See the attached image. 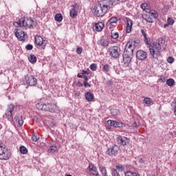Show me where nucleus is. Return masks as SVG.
<instances>
[{"label":"nucleus","instance_id":"nucleus-28","mask_svg":"<svg viewBox=\"0 0 176 176\" xmlns=\"http://www.w3.org/2000/svg\"><path fill=\"white\" fill-rule=\"evenodd\" d=\"M54 19L58 23H61L63 21V15L60 13H58L55 15Z\"/></svg>","mask_w":176,"mask_h":176},{"label":"nucleus","instance_id":"nucleus-21","mask_svg":"<svg viewBox=\"0 0 176 176\" xmlns=\"http://www.w3.org/2000/svg\"><path fill=\"white\" fill-rule=\"evenodd\" d=\"M99 45L102 46L103 47H107L109 45V42L106 39H100L99 41Z\"/></svg>","mask_w":176,"mask_h":176},{"label":"nucleus","instance_id":"nucleus-17","mask_svg":"<svg viewBox=\"0 0 176 176\" xmlns=\"http://www.w3.org/2000/svg\"><path fill=\"white\" fill-rule=\"evenodd\" d=\"M118 151L119 148L117 146H113L107 150V155H118Z\"/></svg>","mask_w":176,"mask_h":176},{"label":"nucleus","instance_id":"nucleus-36","mask_svg":"<svg viewBox=\"0 0 176 176\" xmlns=\"http://www.w3.org/2000/svg\"><path fill=\"white\" fill-rule=\"evenodd\" d=\"M125 176H140V175L135 172L127 171L125 173Z\"/></svg>","mask_w":176,"mask_h":176},{"label":"nucleus","instance_id":"nucleus-22","mask_svg":"<svg viewBox=\"0 0 176 176\" xmlns=\"http://www.w3.org/2000/svg\"><path fill=\"white\" fill-rule=\"evenodd\" d=\"M69 16L72 19H76L78 17V11L74 9H72L69 12Z\"/></svg>","mask_w":176,"mask_h":176},{"label":"nucleus","instance_id":"nucleus-41","mask_svg":"<svg viewBox=\"0 0 176 176\" xmlns=\"http://www.w3.org/2000/svg\"><path fill=\"white\" fill-rule=\"evenodd\" d=\"M116 170L119 172V173H122V171H124V166H123V165H117L116 166Z\"/></svg>","mask_w":176,"mask_h":176},{"label":"nucleus","instance_id":"nucleus-8","mask_svg":"<svg viewBox=\"0 0 176 176\" xmlns=\"http://www.w3.org/2000/svg\"><path fill=\"white\" fill-rule=\"evenodd\" d=\"M117 142L119 145H122V146H126L128 144H130V139L126 136H122L120 135L117 137Z\"/></svg>","mask_w":176,"mask_h":176},{"label":"nucleus","instance_id":"nucleus-37","mask_svg":"<svg viewBox=\"0 0 176 176\" xmlns=\"http://www.w3.org/2000/svg\"><path fill=\"white\" fill-rule=\"evenodd\" d=\"M107 124L111 127H116V120H109L107 121Z\"/></svg>","mask_w":176,"mask_h":176},{"label":"nucleus","instance_id":"nucleus-62","mask_svg":"<svg viewBox=\"0 0 176 176\" xmlns=\"http://www.w3.org/2000/svg\"><path fill=\"white\" fill-rule=\"evenodd\" d=\"M140 7H141V9H142L143 10H145V9H146V7H145V4H142Z\"/></svg>","mask_w":176,"mask_h":176},{"label":"nucleus","instance_id":"nucleus-43","mask_svg":"<svg viewBox=\"0 0 176 176\" xmlns=\"http://www.w3.org/2000/svg\"><path fill=\"white\" fill-rule=\"evenodd\" d=\"M140 42H141V41H140V39L138 38H135V40H133V45L134 47H137V46L140 45Z\"/></svg>","mask_w":176,"mask_h":176},{"label":"nucleus","instance_id":"nucleus-54","mask_svg":"<svg viewBox=\"0 0 176 176\" xmlns=\"http://www.w3.org/2000/svg\"><path fill=\"white\" fill-rule=\"evenodd\" d=\"M83 86L85 87H91V85H90L87 81H83Z\"/></svg>","mask_w":176,"mask_h":176},{"label":"nucleus","instance_id":"nucleus-12","mask_svg":"<svg viewBox=\"0 0 176 176\" xmlns=\"http://www.w3.org/2000/svg\"><path fill=\"white\" fill-rule=\"evenodd\" d=\"M133 40L129 41L124 47V52L134 54V49H135V47L133 46Z\"/></svg>","mask_w":176,"mask_h":176},{"label":"nucleus","instance_id":"nucleus-64","mask_svg":"<svg viewBox=\"0 0 176 176\" xmlns=\"http://www.w3.org/2000/svg\"><path fill=\"white\" fill-rule=\"evenodd\" d=\"M87 75H90V70L87 71Z\"/></svg>","mask_w":176,"mask_h":176},{"label":"nucleus","instance_id":"nucleus-6","mask_svg":"<svg viewBox=\"0 0 176 176\" xmlns=\"http://www.w3.org/2000/svg\"><path fill=\"white\" fill-rule=\"evenodd\" d=\"M34 43L36 46L41 47V49H45L47 41L44 40L41 36H36L34 37Z\"/></svg>","mask_w":176,"mask_h":176},{"label":"nucleus","instance_id":"nucleus-57","mask_svg":"<svg viewBox=\"0 0 176 176\" xmlns=\"http://www.w3.org/2000/svg\"><path fill=\"white\" fill-rule=\"evenodd\" d=\"M76 86H78V87H83V83H82L80 81H78L76 83Z\"/></svg>","mask_w":176,"mask_h":176},{"label":"nucleus","instance_id":"nucleus-46","mask_svg":"<svg viewBox=\"0 0 176 176\" xmlns=\"http://www.w3.org/2000/svg\"><path fill=\"white\" fill-rule=\"evenodd\" d=\"M90 69H91V71H97V64L96 63H92L89 66Z\"/></svg>","mask_w":176,"mask_h":176},{"label":"nucleus","instance_id":"nucleus-19","mask_svg":"<svg viewBox=\"0 0 176 176\" xmlns=\"http://www.w3.org/2000/svg\"><path fill=\"white\" fill-rule=\"evenodd\" d=\"M85 98L88 101V102H90L94 100V94L91 92H87L85 94Z\"/></svg>","mask_w":176,"mask_h":176},{"label":"nucleus","instance_id":"nucleus-9","mask_svg":"<svg viewBox=\"0 0 176 176\" xmlns=\"http://www.w3.org/2000/svg\"><path fill=\"white\" fill-rule=\"evenodd\" d=\"M136 58L140 61H144V60L148 58V52L142 50H138L136 52Z\"/></svg>","mask_w":176,"mask_h":176},{"label":"nucleus","instance_id":"nucleus-60","mask_svg":"<svg viewBox=\"0 0 176 176\" xmlns=\"http://www.w3.org/2000/svg\"><path fill=\"white\" fill-rule=\"evenodd\" d=\"M107 85H108L109 86H112V85H113V81H112V80H109L107 81Z\"/></svg>","mask_w":176,"mask_h":176},{"label":"nucleus","instance_id":"nucleus-11","mask_svg":"<svg viewBox=\"0 0 176 176\" xmlns=\"http://www.w3.org/2000/svg\"><path fill=\"white\" fill-rule=\"evenodd\" d=\"M109 54L111 57L113 58H118L119 57V47L112 46L109 49Z\"/></svg>","mask_w":176,"mask_h":176},{"label":"nucleus","instance_id":"nucleus-5","mask_svg":"<svg viewBox=\"0 0 176 176\" xmlns=\"http://www.w3.org/2000/svg\"><path fill=\"white\" fill-rule=\"evenodd\" d=\"M133 57H134V54L131 52H126L124 51L122 54V65L125 68L130 67V64H131V60H133Z\"/></svg>","mask_w":176,"mask_h":176},{"label":"nucleus","instance_id":"nucleus-59","mask_svg":"<svg viewBox=\"0 0 176 176\" xmlns=\"http://www.w3.org/2000/svg\"><path fill=\"white\" fill-rule=\"evenodd\" d=\"M132 127L133 129H138V125H137V122H134L133 124H132Z\"/></svg>","mask_w":176,"mask_h":176},{"label":"nucleus","instance_id":"nucleus-14","mask_svg":"<svg viewBox=\"0 0 176 176\" xmlns=\"http://www.w3.org/2000/svg\"><path fill=\"white\" fill-rule=\"evenodd\" d=\"M104 27H105V25L104 24V23L99 22L94 24L93 27V30L100 32V31H102V30H104Z\"/></svg>","mask_w":176,"mask_h":176},{"label":"nucleus","instance_id":"nucleus-58","mask_svg":"<svg viewBox=\"0 0 176 176\" xmlns=\"http://www.w3.org/2000/svg\"><path fill=\"white\" fill-rule=\"evenodd\" d=\"M160 80H161L162 83H164V82H166V77L162 76L160 78Z\"/></svg>","mask_w":176,"mask_h":176},{"label":"nucleus","instance_id":"nucleus-49","mask_svg":"<svg viewBox=\"0 0 176 176\" xmlns=\"http://www.w3.org/2000/svg\"><path fill=\"white\" fill-rule=\"evenodd\" d=\"M25 49L26 50H32V49H34V45H32V44H28L25 45Z\"/></svg>","mask_w":176,"mask_h":176},{"label":"nucleus","instance_id":"nucleus-48","mask_svg":"<svg viewBox=\"0 0 176 176\" xmlns=\"http://www.w3.org/2000/svg\"><path fill=\"white\" fill-rule=\"evenodd\" d=\"M32 141H34V142H38V141H39V137H38L37 135H33L32 136Z\"/></svg>","mask_w":176,"mask_h":176},{"label":"nucleus","instance_id":"nucleus-31","mask_svg":"<svg viewBox=\"0 0 176 176\" xmlns=\"http://www.w3.org/2000/svg\"><path fill=\"white\" fill-rule=\"evenodd\" d=\"M102 69L103 72H105V74H108V72L111 71V66H109V65L108 64H105L104 65H103Z\"/></svg>","mask_w":176,"mask_h":176},{"label":"nucleus","instance_id":"nucleus-34","mask_svg":"<svg viewBox=\"0 0 176 176\" xmlns=\"http://www.w3.org/2000/svg\"><path fill=\"white\" fill-rule=\"evenodd\" d=\"M145 18L143 17L144 20L147 21V23H153V19L151 16L146 14L144 15Z\"/></svg>","mask_w":176,"mask_h":176},{"label":"nucleus","instance_id":"nucleus-3","mask_svg":"<svg viewBox=\"0 0 176 176\" xmlns=\"http://www.w3.org/2000/svg\"><path fill=\"white\" fill-rule=\"evenodd\" d=\"M94 15L96 17H102L107 14V6H103L102 1H100L93 9Z\"/></svg>","mask_w":176,"mask_h":176},{"label":"nucleus","instance_id":"nucleus-30","mask_svg":"<svg viewBox=\"0 0 176 176\" xmlns=\"http://www.w3.org/2000/svg\"><path fill=\"white\" fill-rule=\"evenodd\" d=\"M111 37L113 39H118L119 38V33L118 32H115L113 30H111Z\"/></svg>","mask_w":176,"mask_h":176},{"label":"nucleus","instance_id":"nucleus-13","mask_svg":"<svg viewBox=\"0 0 176 176\" xmlns=\"http://www.w3.org/2000/svg\"><path fill=\"white\" fill-rule=\"evenodd\" d=\"M13 111H14V104H9L6 111V116L7 119H8V120H10Z\"/></svg>","mask_w":176,"mask_h":176},{"label":"nucleus","instance_id":"nucleus-38","mask_svg":"<svg viewBox=\"0 0 176 176\" xmlns=\"http://www.w3.org/2000/svg\"><path fill=\"white\" fill-rule=\"evenodd\" d=\"M155 43H159V45H164L166 40L163 37H160Z\"/></svg>","mask_w":176,"mask_h":176},{"label":"nucleus","instance_id":"nucleus-23","mask_svg":"<svg viewBox=\"0 0 176 176\" xmlns=\"http://www.w3.org/2000/svg\"><path fill=\"white\" fill-rule=\"evenodd\" d=\"M141 33L144 38V42L146 43V45H149V41H148V34L145 32V31L143 29L141 30Z\"/></svg>","mask_w":176,"mask_h":176},{"label":"nucleus","instance_id":"nucleus-50","mask_svg":"<svg viewBox=\"0 0 176 176\" xmlns=\"http://www.w3.org/2000/svg\"><path fill=\"white\" fill-rule=\"evenodd\" d=\"M167 61L169 64H173V63H174V58L173 56H169L167 58Z\"/></svg>","mask_w":176,"mask_h":176},{"label":"nucleus","instance_id":"nucleus-24","mask_svg":"<svg viewBox=\"0 0 176 176\" xmlns=\"http://www.w3.org/2000/svg\"><path fill=\"white\" fill-rule=\"evenodd\" d=\"M10 152L8 153V149L6 147H3L0 145V155H9Z\"/></svg>","mask_w":176,"mask_h":176},{"label":"nucleus","instance_id":"nucleus-32","mask_svg":"<svg viewBox=\"0 0 176 176\" xmlns=\"http://www.w3.org/2000/svg\"><path fill=\"white\" fill-rule=\"evenodd\" d=\"M49 153H56L57 152V146H51L48 149Z\"/></svg>","mask_w":176,"mask_h":176},{"label":"nucleus","instance_id":"nucleus-10","mask_svg":"<svg viewBox=\"0 0 176 176\" xmlns=\"http://www.w3.org/2000/svg\"><path fill=\"white\" fill-rule=\"evenodd\" d=\"M25 79L29 86H35L38 82V80L34 76L26 75Z\"/></svg>","mask_w":176,"mask_h":176},{"label":"nucleus","instance_id":"nucleus-33","mask_svg":"<svg viewBox=\"0 0 176 176\" xmlns=\"http://www.w3.org/2000/svg\"><path fill=\"white\" fill-rule=\"evenodd\" d=\"M115 23H118V17L113 16L109 20L107 24H113Z\"/></svg>","mask_w":176,"mask_h":176},{"label":"nucleus","instance_id":"nucleus-29","mask_svg":"<svg viewBox=\"0 0 176 176\" xmlns=\"http://www.w3.org/2000/svg\"><path fill=\"white\" fill-rule=\"evenodd\" d=\"M110 111L112 116H118V115H120V111H119V109H111Z\"/></svg>","mask_w":176,"mask_h":176},{"label":"nucleus","instance_id":"nucleus-51","mask_svg":"<svg viewBox=\"0 0 176 176\" xmlns=\"http://www.w3.org/2000/svg\"><path fill=\"white\" fill-rule=\"evenodd\" d=\"M112 174L113 176H120L119 173H118V170L117 169H112Z\"/></svg>","mask_w":176,"mask_h":176},{"label":"nucleus","instance_id":"nucleus-45","mask_svg":"<svg viewBox=\"0 0 176 176\" xmlns=\"http://www.w3.org/2000/svg\"><path fill=\"white\" fill-rule=\"evenodd\" d=\"M9 157H10V155H0V160H9Z\"/></svg>","mask_w":176,"mask_h":176},{"label":"nucleus","instance_id":"nucleus-39","mask_svg":"<svg viewBox=\"0 0 176 176\" xmlns=\"http://www.w3.org/2000/svg\"><path fill=\"white\" fill-rule=\"evenodd\" d=\"M100 171L102 173V175L107 176V169L103 166L99 167Z\"/></svg>","mask_w":176,"mask_h":176},{"label":"nucleus","instance_id":"nucleus-25","mask_svg":"<svg viewBox=\"0 0 176 176\" xmlns=\"http://www.w3.org/2000/svg\"><path fill=\"white\" fill-rule=\"evenodd\" d=\"M166 85L169 86V87H173V86L175 85V80L174 78H168L166 80Z\"/></svg>","mask_w":176,"mask_h":176},{"label":"nucleus","instance_id":"nucleus-56","mask_svg":"<svg viewBox=\"0 0 176 176\" xmlns=\"http://www.w3.org/2000/svg\"><path fill=\"white\" fill-rule=\"evenodd\" d=\"M87 74V70H82L80 75L82 76H86Z\"/></svg>","mask_w":176,"mask_h":176},{"label":"nucleus","instance_id":"nucleus-4","mask_svg":"<svg viewBox=\"0 0 176 176\" xmlns=\"http://www.w3.org/2000/svg\"><path fill=\"white\" fill-rule=\"evenodd\" d=\"M14 27H25L26 28H31L34 25V20L31 18L23 17L21 18L18 22L14 23Z\"/></svg>","mask_w":176,"mask_h":176},{"label":"nucleus","instance_id":"nucleus-27","mask_svg":"<svg viewBox=\"0 0 176 176\" xmlns=\"http://www.w3.org/2000/svg\"><path fill=\"white\" fill-rule=\"evenodd\" d=\"M28 60L31 64H35L36 63V56L34 54H31L30 56H28Z\"/></svg>","mask_w":176,"mask_h":176},{"label":"nucleus","instance_id":"nucleus-44","mask_svg":"<svg viewBox=\"0 0 176 176\" xmlns=\"http://www.w3.org/2000/svg\"><path fill=\"white\" fill-rule=\"evenodd\" d=\"M167 23L168 25H173L175 23L174 19H173L172 17H168L167 19Z\"/></svg>","mask_w":176,"mask_h":176},{"label":"nucleus","instance_id":"nucleus-15","mask_svg":"<svg viewBox=\"0 0 176 176\" xmlns=\"http://www.w3.org/2000/svg\"><path fill=\"white\" fill-rule=\"evenodd\" d=\"M126 34H130L131 32V28H133V20H131L129 18H126Z\"/></svg>","mask_w":176,"mask_h":176},{"label":"nucleus","instance_id":"nucleus-7","mask_svg":"<svg viewBox=\"0 0 176 176\" xmlns=\"http://www.w3.org/2000/svg\"><path fill=\"white\" fill-rule=\"evenodd\" d=\"M15 34L16 38H17L18 41H25V36L27 35V33H25L24 31L16 28L14 31Z\"/></svg>","mask_w":176,"mask_h":176},{"label":"nucleus","instance_id":"nucleus-35","mask_svg":"<svg viewBox=\"0 0 176 176\" xmlns=\"http://www.w3.org/2000/svg\"><path fill=\"white\" fill-rule=\"evenodd\" d=\"M124 126H126L124 124V123H123L122 122L116 121V126H115V128L120 129L122 127H124Z\"/></svg>","mask_w":176,"mask_h":176},{"label":"nucleus","instance_id":"nucleus-1","mask_svg":"<svg viewBox=\"0 0 176 176\" xmlns=\"http://www.w3.org/2000/svg\"><path fill=\"white\" fill-rule=\"evenodd\" d=\"M36 108L39 111H45V112H51L52 113H58L60 112L57 105H56L54 103L39 102L36 104Z\"/></svg>","mask_w":176,"mask_h":176},{"label":"nucleus","instance_id":"nucleus-52","mask_svg":"<svg viewBox=\"0 0 176 176\" xmlns=\"http://www.w3.org/2000/svg\"><path fill=\"white\" fill-rule=\"evenodd\" d=\"M82 52H83V50L80 47H78L76 48V53L77 54H82Z\"/></svg>","mask_w":176,"mask_h":176},{"label":"nucleus","instance_id":"nucleus-61","mask_svg":"<svg viewBox=\"0 0 176 176\" xmlns=\"http://www.w3.org/2000/svg\"><path fill=\"white\" fill-rule=\"evenodd\" d=\"M116 2H120V3H123L126 2L127 0H115Z\"/></svg>","mask_w":176,"mask_h":176},{"label":"nucleus","instance_id":"nucleus-63","mask_svg":"<svg viewBox=\"0 0 176 176\" xmlns=\"http://www.w3.org/2000/svg\"><path fill=\"white\" fill-rule=\"evenodd\" d=\"M167 27H168V23H165L164 25V28H167Z\"/></svg>","mask_w":176,"mask_h":176},{"label":"nucleus","instance_id":"nucleus-18","mask_svg":"<svg viewBox=\"0 0 176 176\" xmlns=\"http://www.w3.org/2000/svg\"><path fill=\"white\" fill-rule=\"evenodd\" d=\"M88 168L93 175H98V170H97V168L93 164H89Z\"/></svg>","mask_w":176,"mask_h":176},{"label":"nucleus","instance_id":"nucleus-42","mask_svg":"<svg viewBox=\"0 0 176 176\" xmlns=\"http://www.w3.org/2000/svg\"><path fill=\"white\" fill-rule=\"evenodd\" d=\"M144 102L146 104V105H151L152 104V99L150 98H145L144 99Z\"/></svg>","mask_w":176,"mask_h":176},{"label":"nucleus","instance_id":"nucleus-26","mask_svg":"<svg viewBox=\"0 0 176 176\" xmlns=\"http://www.w3.org/2000/svg\"><path fill=\"white\" fill-rule=\"evenodd\" d=\"M19 151L21 155H27V153H28V149L24 146H21L19 147Z\"/></svg>","mask_w":176,"mask_h":176},{"label":"nucleus","instance_id":"nucleus-40","mask_svg":"<svg viewBox=\"0 0 176 176\" xmlns=\"http://www.w3.org/2000/svg\"><path fill=\"white\" fill-rule=\"evenodd\" d=\"M77 78H83L84 82H88L89 81V77L87 76H81L80 74H77Z\"/></svg>","mask_w":176,"mask_h":176},{"label":"nucleus","instance_id":"nucleus-55","mask_svg":"<svg viewBox=\"0 0 176 176\" xmlns=\"http://www.w3.org/2000/svg\"><path fill=\"white\" fill-rule=\"evenodd\" d=\"M113 69L117 75H119L120 74V70L118 69V67L113 66Z\"/></svg>","mask_w":176,"mask_h":176},{"label":"nucleus","instance_id":"nucleus-2","mask_svg":"<svg viewBox=\"0 0 176 176\" xmlns=\"http://www.w3.org/2000/svg\"><path fill=\"white\" fill-rule=\"evenodd\" d=\"M147 47L149 49L150 55L152 56L153 58L159 60L160 57V50H162V45L156 42L153 43L147 44Z\"/></svg>","mask_w":176,"mask_h":176},{"label":"nucleus","instance_id":"nucleus-53","mask_svg":"<svg viewBox=\"0 0 176 176\" xmlns=\"http://www.w3.org/2000/svg\"><path fill=\"white\" fill-rule=\"evenodd\" d=\"M72 7L73 8L72 9H74V10H76L79 9V4L76 3L74 5H72Z\"/></svg>","mask_w":176,"mask_h":176},{"label":"nucleus","instance_id":"nucleus-47","mask_svg":"<svg viewBox=\"0 0 176 176\" xmlns=\"http://www.w3.org/2000/svg\"><path fill=\"white\" fill-rule=\"evenodd\" d=\"M150 14H151L154 19H157V17H159V14H157L156 11L151 12Z\"/></svg>","mask_w":176,"mask_h":176},{"label":"nucleus","instance_id":"nucleus-16","mask_svg":"<svg viewBox=\"0 0 176 176\" xmlns=\"http://www.w3.org/2000/svg\"><path fill=\"white\" fill-rule=\"evenodd\" d=\"M116 0H106L102 2L103 6H106V10L108 12V8H112L113 6V3H115Z\"/></svg>","mask_w":176,"mask_h":176},{"label":"nucleus","instance_id":"nucleus-20","mask_svg":"<svg viewBox=\"0 0 176 176\" xmlns=\"http://www.w3.org/2000/svg\"><path fill=\"white\" fill-rule=\"evenodd\" d=\"M14 120L18 121L19 126H21L24 124V120H23V116L18 114L14 117Z\"/></svg>","mask_w":176,"mask_h":176}]
</instances>
